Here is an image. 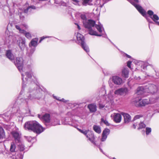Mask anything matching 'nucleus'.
I'll return each mask as SVG.
<instances>
[{
  "label": "nucleus",
  "instance_id": "nucleus-19",
  "mask_svg": "<svg viewBox=\"0 0 159 159\" xmlns=\"http://www.w3.org/2000/svg\"><path fill=\"white\" fill-rule=\"evenodd\" d=\"M121 114L124 117L125 123H128L131 121V117L129 114L124 112L122 113Z\"/></svg>",
  "mask_w": 159,
  "mask_h": 159
},
{
  "label": "nucleus",
  "instance_id": "nucleus-42",
  "mask_svg": "<svg viewBox=\"0 0 159 159\" xmlns=\"http://www.w3.org/2000/svg\"><path fill=\"white\" fill-rule=\"evenodd\" d=\"M48 37H47V36H43L42 37L39 41V43H40L41 42L43 39H44L45 38H48Z\"/></svg>",
  "mask_w": 159,
  "mask_h": 159
},
{
  "label": "nucleus",
  "instance_id": "nucleus-5",
  "mask_svg": "<svg viewBox=\"0 0 159 159\" xmlns=\"http://www.w3.org/2000/svg\"><path fill=\"white\" fill-rule=\"evenodd\" d=\"M77 129L81 133L84 135L87 138L88 140L89 141L94 145L97 146L96 142L95 141V137L92 131L89 129H81L77 128Z\"/></svg>",
  "mask_w": 159,
  "mask_h": 159
},
{
  "label": "nucleus",
  "instance_id": "nucleus-33",
  "mask_svg": "<svg viewBox=\"0 0 159 159\" xmlns=\"http://www.w3.org/2000/svg\"><path fill=\"white\" fill-rule=\"evenodd\" d=\"M31 48L30 50V52L29 54V56H31L33 54V53L34 52L35 50V48L31 47V48Z\"/></svg>",
  "mask_w": 159,
  "mask_h": 159
},
{
  "label": "nucleus",
  "instance_id": "nucleus-26",
  "mask_svg": "<svg viewBox=\"0 0 159 159\" xmlns=\"http://www.w3.org/2000/svg\"><path fill=\"white\" fill-rule=\"evenodd\" d=\"M88 107L91 112H94L96 111V107L95 105L89 104L88 106Z\"/></svg>",
  "mask_w": 159,
  "mask_h": 159
},
{
  "label": "nucleus",
  "instance_id": "nucleus-59",
  "mask_svg": "<svg viewBox=\"0 0 159 159\" xmlns=\"http://www.w3.org/2000/svg\"><path fill=\"white\" fill-rule=\"evenodd\" d=\"M158 76L159 77V75H158Z\"/></svg>",
  "mask_w": 159,
  "mask_h": 159
},
{
  "label": "nucleus",
  "instance_id": "nucleus-16",
  "mask_svg": "<svg viewBox=\"0 0 159 159\" xmlns=\"http://www.w3.org/2000/svg\"><path fill=\"white\" fill-rule=\"evenodd\" d=\"M110 130L108 129H105L103 131L102 135V138L101 139V142L106 141L107 136L110 133Z\"/></svg>",
  "mask_w": 159,
  "mask_h": 159
},
{
  "label": "nucleus",
  "instance_id": "nucleus-55",
  "mask_svg": "<svg viewBox=\"0 0 159 159\" xmlns=\"http://www.w3.org/2000/svg\"><path fill=\"white\" fill-rule=\"evenodd\" d=\"M9 119V116H7V118H6V120H8V119Z\"/></svg>",
  "mask_w": 159,
  "mask_h": 159
},
{
  "label": "nucleus",
  "instance_id": "nucleus-50",
  "mask_svg": "<svg viewBox=\"0 0 159 159\" xmlns=\"http://www.w3.org/2000/svg\"><path fill=\"white\" fill-rule=\"evenodd\" d=\"M146 19L148 20V21L149 22V23H153V22L152 21H150L148 19V18H146Z\"/></svg>",
  "mask_w": 159,
  "mask_h": 159
},
{
  "label": "nucleus",
  "instance_id": "nucleus-51",
  "mask_svg": "<svg viewBox=\"0 0 159 159\" xmlns=\"http://www.w3.org/2000/svg\"><path fill=\"white\" fill-rule=\"evenodd\" d=\"M75 25H77V28H78V29H79V30H80L81 28H80V26L79 25H78V24H76V23H75Z\"/></svg>",
  "mask_w": 159,
  "mask_h": 159
},
{
  "label": "nucleus",
  "instance_id": "nucleus-21",
  "mask_svg": "<svg viewBox=\"0 0 159 159\" xmlns=\"http://www.w3.org/2000/svg\"><path fill=\"white\" fill-rule=\"evenodd\" d=\"M6 55L7 57L11 61H14V57L11 50H7L6 51Z\"/></svg>",
  "mask_w": 159,
  "mask_h": 159
},
{
  "label": "nucleus",
  "instance_id": "nucleus-32",
  "mask_svg": "<svg viewBox=\"0 0 159 159\" xmlns=\"http://www.w3.org/2000/svg\"><path fill=\"white\" fill-rule=\"evenodd\" d=\"M139 127L138 128V129H141L142 128H144L146 126L145 125L144 123H143V122H141L139 124Z\"/></svg>",
  "mask_w": 159,
  "mask_h": 159
},
{
  "label": "nucleus",
  "instance_id": "nucleus-23",
  "mask_svg": "<svg viewBox=\"0 0 159 159\" xmlns=\"http://www.w3.org/2000/svg\"><path fill=\"white\" fill-rule=\"evenodd\" d=\"M129 70L126 68H124L122 70V75L125 78L128 77Z\"/></svg>",
  "mask_w": 159,
  "mask_h": 159
},
{
  "label": "nucleus",
  "instance_id": "nucleus-46",
  "mask_svg": "<svg viewBox=\"0 0 159 159\" xmlns=\"http://www.w3.org/2000/svg\"><path fill=\"white\" fill-rule=\"evenodd\" d=\"M58 0H55V2L57 4H60V1H58Z\"/></svg>",
  "mask_w": 159,
  "mask_h": 159
},
{
  "label": "nucleus",
  "instance_id": "nucleus-52",
  "mask_svg": "<svg viewBox=\"0 0 159 159\" xmlns=\"http://www.w3.org/2000/svg\"><path fill=\"white\" fill-rule=\"evenodd\" d=\"M24 26L25 28H28V26L26 24H24L23 25Z\"/></svg>",
  "mask_w": 159,
  "mask_h": 159
},
{
  "label": "nucleus",
  "instance_id": "nucleus-37",
  "mask_svg": "<svg viewBox=\"0 0 159 159\" xmlns=\"http://www.w3.org/2000/svg\"><path fill=\"white\" fill-rule=\"evenodd\" d=\"M16 159H22L23 156L22 155L20 154L19 155L17 154L15 156Z\"/></svg>",
  "mask_w": 159,
  "mask_h": 159
},
{
  "label": "nucleus",
  "instance_id": "nucleus-34",
  "mask_svg": "<svg viewBox=\"0 0 159 159\" xmlns=\"http://www.w3.org/2000/svg\"><path fill=\"white\" fill-rule=\"evenodd\" d=\"M23 33H24L25 37L27 38L28 39H30L31 38V35L28 32H26L25 31V32Z\"/></svg>",
  "mask_w": 159,
  "mask_h": 159
},
{
  "label": "nucleus",
  "instance_id": "nucleus-31",
  "mask_svg": "<svg viewBox=\"0 0 159 159\" xmlns=\"http://www.w3.org/2000/svg\"><path fill=\"white\" fill-rule=\"evenodd\" d=\"M101 123H103L107 126H109L110 124L108 121L106 119L103 118H102L101 120Z\"/></svg>",
  "mask_w": 159,
  "mask_h": 159
},
{
  "label": "nucleus",
  "instance_id": "nucleus-41",
  "mask_svg": "<svg viewBox=\"0 0 159 159\" xmlns=\"http://www.w3.org/2000/svg\"><path fill=\"white\" fill-rule=\"evenodd\" d=\"M132 62L130 61H129L127 63V66L130 68L132 70V68L130 66Z\"/></svg>",
  "mask_w": 159,
  "mask_h": 159
},
{
  "label": "nucleus",
  "instance_id": "nucleus-29",
  "mask_svg": "<svg viewBox=\"0 0 159 159\" xmlns=\"http://www.w3.org/2000/svg\"><path fill=\"white\" fill-rule=\"evenodd\" d=\"M138 63H139V65L140 64L141 65V67L143 69L145 70L146 69L147 66H148L147 63H144L141 61L138 62Z\"/></svg>",
  "mask_w": 159,
  "mask_h": 159
},
{
  "label": "nucleus",
  "instance_id": "nucleus-13",
  "mask_svg": "<svg viewBox=\"0 0 159 159\" xmlns=\"http://www.w3.org/2000/svg\"><path fill=\"white\" fill-rule=\"evenodd\" d=\"M111 79L113 82L116 85H120L123 83L122 79L118 76H113Z\"/></svg>",
  "mask_w": 159,
  "mask_h": 159
},
{
  "label": "nucleus",
  "instance_id": "nucleus-9",
  "mask_svg": "<svg viewBox=\"0 0 159 159\" xmlns=\"http://www.w3.org/2000/svg\"><path fill=\"white\" fill-rule=\"evenodd\" d=\"M15 40L14 37L11 35H10L6 37L4 40V45L9 48L13 45Z\"/></svg>",
  "mask_w": 159,
  "mask_h": 159
},
{
  "label": "nucleus",
  "instance_id": "nucleus-36",
  "mask_svg": "<svg viewBox=\"0 0 159 159\" xmlns=\"http://www.w3.org/2000/svg\"><path fill=\"white\" fill-rule=\"evenodd\" d=\"M15 27L17 29L19 30L20 33H23L25 32V30H21L19 26L18 25H16L15 26Z\"/></svg>",
  "mask_w": 159,
  "mask_h": 159
},
{
  "label": "nucleus",
  "instance_id": "nucleus-20",
  "mask_svg": "<svg viewBox=\"0 0 159 159\" xmlns=\"http://www.w3.org/2000/svg\"><path fill=\"white\" fill-rule=\"evenodd\" d=\"M38 39L37 38H35L32 39L29 44L30 47L31 48V47H33L36 48L38 45Z\"/></svg>",
  "mask_w": 159,
  "mask_h": 159
},
{
  "label": "nucleus",
  "instance_id": "nucleus-22",
  "mask_svg": "<svg viewBox=\"0 0 159 159\" xmlns=\"http://www.w3.org/2000/svg\"><path fill=\"white\" fill-rule=\"evenodd\" d=\"M16 143L17 146L18 148L20 151H23L25 149V146L22 142L21 141L20 142H16Z\"/></svg>",
  "mask_w": 159,
  "mask_h": 159
},
{
  "label": "nucleus",
  "instance_id": "nucleus-7",
  "mask_svg": "<svg viewBox=\"0 0 159 159\" xmlns=\"http://www.w3.org/2000/svg\"><path fill=\"white\" fill-rule=\"evenodd\" d=\"M38 116L46 126L48 127L52 126L50 116L49 114L46 113L42 116H41L39 114H38Z\"/></svg>",
  "mask_w": 159,
  "mask_h": 159
},
{
  "label": "nucleus",
  "instance_id": "nucleus-24",
  "mask_svg": "<svg viewBox=\"0 0 159 159\" xmlns=\"http://www.w3.org/2000/svg\"><path fill=\"white\" fill-rule=\"evenodd\" d=\"M37 8L34 6H30L28 7L26 9H24V12L25 13L31 12L33 10L36 9Z\"/></svg>",
  "mask_w": 159,
  "mask_h": 159
},
{
  "label": "nucleus",
  "instance_id": "nucleus-1",
  "mask_svg": "<svg viewBox=\"0 0 159 159\" xmlns=\"http://www.w3.org/2000/svg\"><path fill=\"white\" fill-rule=\"evenodd\" d=\"M23 60L22 57H17L16 58V61L14 62L15 64L18 68L20 72L21 73L22 77V89L20 93L21 95L23 91V88L25 87V85L27 82H34L35 80H37V78L34 76L32 77L33 73L31 71L32 66L28 65L25 68H23Z\"/></svg>",
  "mask_w": 159,
  "mask_h": 159
},
{
  "label": "nucleus",
  "instance_id": "nucleus-27",
  "mask_svg": "<svg viewBox=\"0 0 159 159\" xmlns=\"http://www.w3.org/2000/svg\"><path fill=\"white\" fill-rule=\"evenodd\" d=\"M93 130L97 133L100 134L101 132V128L99 126L94 125L93 126Z\"/></svg>",
  "mask_w": 159,
  "mask_h": 159
},
{
  "label": "nucleus",
  "instance_id": "nucleus-48",
  "mask_svg": "<svg viewBox=\"0 0 159 159\" xmlns=\"http://www.w3.org/2000/svg\"><path fill=\"white\" fill-rule=\"evenodd\" d=\"M53 97L54 98H55L57 100H59L60 101V100L61 99H60V98H57L56 96H53Z\"/></svg>",
  "mask_w": 159,
  "mask_h": 159
},
{
  "label": "nucleus",
  "instance_id": "nucleus-38",
  "mask_svg": "<svg viewBox=\"0 0 159 159\" xmlns=\"http://www.w3.org/2000/svg\"><path fill=\"white\" fill-rule=\"evenodd\" d=\"M143 115H136L134 117V120L137 119H139V118L143 117Z\"/></svg>",
  "mask_w": 159,
  "mask_h": 159
},
{
  "label": "nucleus",
  "instance_id": "nucleus-11",
  "mask_svg": "<svg viewBox=\"0 0 159 159\" xmlns=\"http://www.w3.org/2000/svg\"><path fill=\"white\" fill-rule=\"evenodd\" d=\"M111 119L116 123H120L121 120V116L119 113H113L111 115Z\"/></svg>",
  "mask_w": 159,
  "mask_h": 159
},
{
  "label": "nucleus",
  "instance_id": "nucleus-4",
  "mask_svg": "<svg viewBox=\"0 0 159 159\" xmlns=\"http://www.w3.org/2000/svg\"><path fill=\"white\" fill-rule=\"evenodd\" d=\"M157 90V87L156 85L151 84L148 85V86L145 88H144L143 86L139 87L137 88V91L136 93L138 95H143L145 96L144 94L145 93L147 92L148 93H153L156 92Z\"/></svg>",
  "mask_w": 159,
  "mask_h": 159
},
{
  "label": "nucleus",
  "instance_id": "nucleus-30",
  "mask_svg": "<svg viewBox=\"0 0 159 159\" xmlns=\"http://www.w3.org/2000/svg\"><path fill=\"white\" fill-rule=\"evenodd\" d=\"M52 126H55L57 125H60V121L59 120L57 119H55L54 120V121L52 122H51Z\"/></svg>",
  "mask_w": 159,
  "mask_h": 159
},
{
  "label": "nucleus",
  "instance_id": "nucleus-25",
  "mask_svg": "<svg viewBox=\"0 0 159 159\" xmlns=\"http://www.w3.org/2000/svg\"><path fill=\"white\" fill-rule=\"evenodd\" d=\"M10 151L11 152H17L16 145L15 142H12L11 143Z\"/></svg>",
  "mask_w": 159,
  "mask_h": 159
},
{
  "label": "nucleus",
  "instance_id": "nucleus-45",
  "mask_svg": "<svg viewBox=\"0 0 159 159\" xmlns=\"http://www.w3.org/2000/svg\"><path fill=\"white\" fill-rule=\"evenodd\" d=\"M60 101H62L64 102H68V101L65 100V99L64 98H62L60 100Z\"/></svg>",
  "mask_w": 159,
  "mask_h": 159
},
{
  "label": "nucleus",
  "instance_id": "nucleus-10",
  "mask_svg": "<svg viewBox=\"0 0 159 159\" xmlns=\"http://www.w3.org/2000/svg\"><path fill=\"white\" fill-rule=\"evenodd\" d=\"M128 91L129 90L127 88H122L116 90L114 94L117 95L124 96L128 94Z\"/></svg>",
  "mask_w": 159,
  "mask_h": 159
},
{
  "label": "nucleus",
  "instance_id": "nucleus-14",
  "mask_svg": "<svg viewBox=\"0 0 159 159\" xmlns=\"http://www.w3.org/2000/svg\"><path fill=\"white\" fill-rule=\"evenodd\" d=\"M17 43L20 50H24L25 47V39L20 38L17 40Z\"/></svg>",
  "mask_w": 159,
  "mask_h": 159
},
{
  "label": "nucleus",
  "instance_id": "nucleus-56",
  "mask_svg": "<svg viewBox=\"0 0 159 159\" xmlns=\"http://www.w3.org/2000/svg\"><path fill=\"white\" fill-rule=\"evenodd\" d=\"M99 149H100V150L101 151V152H102V150L101 149H100V148H99Z\"/></svg>",
  "mask_w": 159,
  "mask_h": 159
},
{
  "label": "nucleus",
  "instance_id": "nucleus-54",
  "mask_svg": "<svg viewBox=\"0 0 159 159\" xmlns=\"http://www.w3.org/2000/svg\"><path fill=\"white\" fill-rule=\"evenodd\" d=\"M103 0L104 1H105V2H108V1H110L111 0Z\"/></svg>",
  "mask_w": 159,
  "mask_h": 159
},
{
  "label": "nucleus",
  "instance_id": "nucleus-39",
  "mask_svg": "<svg viewBox=\"0 0 159 159\" xmlns=\"http://www.w3.org/2000/svg\"><path fill=\"white\" fill-rule=\"evenodd\" d=\"M91 1V0H83V4L84 5H86V4Z\"/></svg>",
  "mask_w": 159,
  "mask_h": 159
},
{
  "label": "nucleus",
  "instance_id": "nucleus-3",
  "mask_svg": "<svg viewBox=\"0 0 159 159\" xmlns=\"http://www.w3.org/2000/svg\"><path fill=\"white\" fill-rule=\"evenodd\" d=\"M26 129L31 130L38 134H40L43 132L44 129L37 122L35 121H28L24 125Z\"/></svg>",
  "mask_w": 159,
  "mask_h": 159
},
{
  "label": "nucleus",
  "instance_id": "nucleus-47",
  "mask_svg": "<svg viewBox=\"0 0 159 159\" xmlns=\"http://www.w3.org/2000/svg\"><path fill=\"white\" fill-rule=\"evenodd\" d=\"M102 90L103 91V93H104V94H106V91L105 90V88L104 87H103L102 88Z\"/></svg>",
  "mask_w": 159,
  "mask_h": 159
},
{
  "label": "nucleus",
  "instance_id": "nucleus-49",
  "mask_svg": "<svg viewBox=\"0 0 159 159\" xmlns=\"http://www.w3.org/2000/svg\"><path fill=\"white\" fill-rule=\"evenodd\" d=\"M137 124H134L133 125V128L134 129H135L136 127V126L137 125Z\"/></svg>",
  "mask_w": 159,
  "mask_h": 159
},
{
  "label": "nucleus",
  "instance_id": "nucleus-57",
  "mask_svg": "<svg viewBox=\"0 0 159 159\" xmlns=\"http://www.w3.org/2000/svg\"><path fill=\"white\" fill-rule=\"evenodd\" d=\"M65 5V3H63V4H62L63 5Z\"/></svg>",
  "mask_w": 159,
  "mask_h": 159
},
{
  "label": "nucleus",
  "instance_id": "nucleus-40",
  "mask_svg": "<svg viewBox=\"0 0 159 159\" xmlns=\"http://www.w3.org/2000/svg\"><path fill=\"white\" fill-rule=\"evenodd\" d=\"M26 139L29 142H31L32 139V138L30 136L26 137Z\"/></svg>",
  "mask_w": 159,
  "mask_h": 159
},
{
  "label": "nucleus",
  "instance_id": "nucleus-8",
  "mask_svg": "<svg viewBox=\"0 0 159 159\" xmlns=\"http://www.w3.org/2000/svg\"><path fill=\"white\" fill-rule=\"evenodd\" d=\"M149 101L147 99L141 100L139 98H136L134 101L133 103L136 106H143L149 103Z\"/></svg>",
  "mask_w": 159,
  "mask_h": 159
},
{
  "label": "nucleus",
  "instance_id": "nucleus-58",
  "mask_svg": "<svg viewBox=\"0 0 159 159\" xmlns=\"http://www.w3.org/2000/svg\"><path fill=\"white\" fill-rule=\"evenodd\" d=\"M113 159H116V158H115V157H113Z\"/></svg>",
  "mask_w": 159,
  "mask_h": 159
},
{
  "label": "nucleus",
  "instance_id": "nucleus-18",
  "mask_svg": "<svg viewBox=\"0 0 159 159\" xmlns=\"http://www.w3.org/2000/svg\"><path fill=\"white\" fill-rule=\"evenodd\" d=\"M42 93H37L35 95V98L39 99L42 97ZM34 98V97L32 96L31 94H29L28 96V98H26L25 99V101L27 103L29 100H33Z\"/></svg>",
  "mask_w": 159,
  "mask_h": 159
},
{
  "label": "nucleus",
  "instance_id": "nucleus-43",
  "mask_svg": "<svg viewBox=\"0 0 159 159\" xmlns=\"http://www.w3.org/2000/svg\"><path fill=\"white\" fill-rule=\"evenodd\" d=\"M104 105L102 104H101V103L99 104V107L100 108H103L104 107Z\"/></svg>",
  "mask_w": 159,
  "mask_h": 159
},
{
  "label": "nucleus",
  "instance_id": "nucleus-15",
  "mask_svg": "<svg viewBox=\"0 0 159 159\" xmlns=\"http://www.w3.org/2000/svg\"><path fill=\"white\" fill-rule=\"evenodd\" d=\"M68 119L66 118L65 119V122L63 123L64 125H69L75 128L78 125L79 123L78 121L72 120L71 122H70L68 121Z\"/></svg>",
  "mask_w": 159,
  "mask_h": 159
},
{
  "label": "nucleus",
  "instance_id": "nucleus-28",
  "mask_svg": "<svg viewBox=\"0 0 159 159\" xmlns=\"http://www.w3.org/2000/svg\"><path fill=\"white\" fill-rule=\"evenodd\" d=\"M5 137V133L3 129L0 126V139H3Z\"/></svg>",
  "mask_w": 159,
  "mask_h": 159
},
{
  "label": "nucleus",
  "instance_id": "nucleus-6",
  "mask_svg": "<svg viewBox=\"0 0 159 159\" xmlns=\"http://www.w3.org/2000/svg\"><path fill=\"white\" fill-rule=\"evenodd\" d=\"M77 42L81 44L82 47L87 52H89V49L84 42V39L83 35L79 33H77L76 35Z\"/></svg>",
  "mask_w": 159,
  "mask_h": 159
},
{
  "label": "nucleus",
  "instance_id": "nucleus-44",
  "mask_svg": "<svg viewBox=\"0 0 159 159\" xmlns=\"http://www.w3.org/2000/svg\"><path fill=\"white\" fill-rule=\"evenodd\" d=\"M124 56H126L127 57H128V58H131V57L130 56H129V55H128V54H125V53L124 54Z\"/></svg>",
  "mask_w": 159,
  "mask_h": 159
},
{
  "label": "nucleus",
  "instance_id": "nucleus-17",
  "mask_svg": "<svg viewBox=\"0 0 159 159\" xmlns=\"http://www.w3.org/2000/svg\"><path fill=\"white\" fill-rule=\"evenodd\" d=\"M12 134L14 137L15 143L20 142L21 141V134L17 132L13 131Z\"/></svg>",
  "mask_w": 159,
  "mask_h": 159
},
{
  "label": "nucleus",
  "instance_id": "nucleus-35",
  "mask_svg": "<svg viewBox=\"0 0 159 159\" xmlns=\"http://www.w3.org/2000/svg\"><path fill=\"white\" fill-rule=\"evenodd\" d=\"M151 132V129L150 128L147 127L146 128V134L148 135Z\"/></svg>",
  "mask_w": 159,
  "mask_h": 159
},
{
  "label": "nucleus",
  "instance_id": "nucleus-2",
  "mask_svg": "<svg viewBox=\"0 0 159 159\" xmlns=\"http://www.w3.org/2000/svg\"><path fill=\"white\" fill-rule=\"evenodd\" d=\"M80 17L82 20L83 23L84 27L88 29L89 33L92 35L98 36H102L106 37V35H104L102 33L104 31V29L102 25L99 23L98 25L95 24L94 21L91 20H87L85 15L81 14Z\"/></svg>",
  "mask_w": 159,
  "mask_h": 159
},
{
  "label": "nucleus",
  "instance_id": "nucleus-53",
  "mask_svg": "<svg viewBox=\"0 0 159 159\" xmlns=\"http://www.w3.org/2000/svg\"><path fill=\"white\" fill-rule=\"evenodd\" d=\"M20 18L21 19H23V18H24V17L23 16H20Z\"/></svg>",
  "mask_w": 159,
  "mask_h": 159
},
{
  "label": "nucleus",
  "instance_id": "nucleus-12",
  "mask_svg": "<svg viewBox=\"0 0 159 159\" xmlns=\"http://www.w3.org/2000/svg\"><path fill=\"white\" fill-rule=\"evenodd\" d=\"M147 13L151 19L159 25V22L157 21L159 19L158 16L157 15L154 14L153 11L151 10H148Z\"/></svg>",
  "mask_w": 159,
  "mask_h": 159
}]
</instances>
